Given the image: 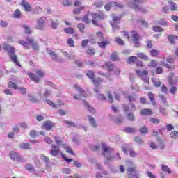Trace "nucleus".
I'll return each instance as SVG.
<instances>
[{"label":"nucleus","mask_w":178,"mask_h":178,"mask_svg":"<svg viewBox=\"0 0 178 178\" xmlns=\"http://www.w3.org/2000/svg\"><path fill=\"white\" fill-rule=\"evenodd\" d=\"M3 49L8 52L11 60L14 62V63H16L17 66H20L19 61H17V56L15 54V52H16L15 47L8 44H4Z\"/></svg>","instance_id":"1"},{"label":"nucleus","mask_w":178,"mask_h":178,"mask_svg":"<svg viewBox=\"0 0 178 178\" xmlns=\"http://www.w3.org/2000/svg\"><path fill=\"white\" fill-rule=\"evenodd\" d=\"M102 147L104 151L103 156H105L106 162H108V161H112V159L115 158L111 154L112 152H113V148L107 146L106 143H102Z\"/></svg>","instance_id":"2"},{"label":"nucleus","mask_w":178,"mask_h":178,"mask_svg":"<svg viewBox=\"0 0 178 178\" xmlns=\"http://www.w3.org/2000/svg\"><path fill=\"white\" fill-rule=\"evenodd\" d=\"M140 2H144V0H134L129 3V8L134 9L136 12H143V13H145L147 10L143 8V7L139 6Z\"/></svg>","instance_id":"3"},{"label":"nucleus","mask_w":178,"mask_h":178,"mask_svg":"<svg viewBox=\"0 0 178 178\" xmlns=\"http://www.w3.org/2000/svg\"><path fill=\"white\" fill-rule=\"evenodd\" d=\"M26 41L27 42L19 40V42L21 44V45H23L24 48H26L27 49H29L31 45L34 51H37V49H38V46L37 45V43L34 42L33 38H27Z\"/></svg>","instance_id":"4"},{"label":"nucleus","mask_w":178,"mask_h":178,"mask_svg":"<svg viewBox=\"0 0 178 178\" xmlns=\"http://www.w3.org/2000/svg\"><path fill=\"white\" fill-rule=\"evenodd\" d=\"M113 17V21L111 23L113 31H116L117 30H119L120 27L119 26V23H120V20H122V16H115V14L112 15Z\"/></svg>","instance_id":"5"},{"label":"nucleus","mask_w":178,"mask_h":178,"mask_svg":"<svg viewBox=\"0 0 178 178\" xmlns=\"http://www.w3.org/2000/svg\"><path fill=\"white\" fill-rule=\"evenodd\" d=\"M136 72L138 77H141L142 80L145 83H146V84H148V83H149V79L148 78V70L141 71L140 70H136Z\"/></svg>","instance_id":"6"},{"label":"nucleus","mask_w":178,"mask_h":178,"mask_svg":"<svg viewBox=\"0 0 178 178\" xmlns=\"http://www.w3.org/2000/svg\"><path fill=\"white\" fill-rule=\"evenodd\" d=\"M127 173L128 178H138V171H137V167L134 166L127 169Z\"/></svg>","instance_id":"7"},{"label":"nucleus","mask_w":178,"mask_h":178,"mask_svg":"<svg viewBox=\"0 0 178 178\" xmlns=\"http://www.w3.org/2000/svg\"><path fill=\"white\" fill-rule=\"evenodd\" d=\"M131 34L132 35L131 37H132L133 42L134 43L136 48H140L139 40H141V37L135 31H131Z\"/></svg>","instance_id":"8"},{"label":"nucleus","mask_w":178,"mask_h":178,"mask_svg":"<svg viewBox=\"0 0 178 178\" xmlns=\"http://www.w3.org/2000/svg\"><path fill=\"white\" fill-rule=\"evenodd\" d=\"M74 87L76 88V90L79 92V95H74V99H81V97H87V93L81 89V88L79 87L77 84L74 85Z\"/></svg>","instance_id":"9"},{"label":"nucleus","mask_w":178,"mask_h":178,"mask_svg":"<svg viewBox=\"0 0 178 178\" xmlns=\"http://www.w3.org/2000/svg\"><path fill=\"white\" fill-rule=\"evenodd\" d=\"M91 16L92 19H95L96 20H104L105 19V15L102 12L91 13Z\"/></svg>","instance_id":"10"},{"label":"nucleus","mask_w":178,"mask_h":178,"mask_svg":"<svg viewBox=\"0 0 178 178\" xmlns=\"http://www.w3.org/2000/svg\"><path fill=\"white\" fill-rule=\"evenodd\" d=\"M10 157L13 161H18L19 162H22V161H23V158H22V156H20L16 152H11L10 153Z\"/></svg>","instance_id":"11"},{"label":"nucleus","mask_w":178,"mask_h":178,"mask_svg":"<svg viewBox=\"0 0 178 178\" xmlns=\"http://www.w3.org/2000/svg\"><path fill=\"white\" fill-rule=\"evenodd\" d=\"M168 80L170 83V85L173 86V84H176L177 82L178 78L177 76H175V73H170L168 77Z\"/></svg>","instance_id":"12"},{"label":"nucleus","mask_w":178,"mask_h":178,"mask_svg":"<svg viewBox=\"0 0 178 178\" xmlns=\"http://www.w3.org/2000/svg\"><path fill=\"white\" fill-rule=\"evenodd\" d=\"M38 24L36 25V29L38 30H42L44 27H45V19L40 18L37 22Z\"/></svg>","instance_id":"13"},{"label":"nucleus","mask_w":178,"mask_h":178,"mask_svg":"<svg viewBox=\"0 0 178 178\" xmlns=\"http://www.w3.org/2000/svg\"><path fill=\"white\" fill-rule=\"evenodd\" d=\"M54 127V124L51 121H47L42 125V129L43 130H52Z\"/></svg>","instance_id":"14"},{"label":"nucleus","mask_w":178,"mask_h":178,"mask_svg":"<svg viewBox=\"0 0 178 178\" xmlns=\"http://www.w3.org/2000/svg\"><path fill=\"white\" fill-rule=\"evenodd\" d=\"M51 149L50 151V154L53 156H57V155L59 154V147L55 145H51Z\"/></svg>","instance_id":"15"},{"label":"nucleus","mask_w":178,"mask_h":178,"mask_svg":"<svg viewBox=\"0 0 178 178\" xmlns=\"http://www.w3.org/2000/svg\"><path fill=\"white\" fill-rule=\"evenodd\" d=\"M21 6H23V8H24L26 12H31L32 8L30 3H29V2L23 0L22 2L21 3Z\"/></svg>","instance_id":"16"},{"label":"nucleus","mask_w":178,"mask_h":178,"mask_svg":"<svg viewBox=\"0 0 178 178\" xmlns=\"http://www.w3.org/2000/svg\"><path fill=\"white\" fill-rule=\"evenodd\" d=\"M109 44H111V42L108 40H102L97 42V44L100 48H102V49H105L106 45H109Z\"/></svg>","instance_id":"17"},{"label":"nucleus","mask_w":178,"mask_h":178,"mask_svg":"<svg viewBox=\"0 0 178 178\" xmlns=\"http://www.w3.org/2000/svg\"><path fill=\"white\" fill-rule=\"evenodd\" d=\"M28 76L31 80H33V81H35L36 83H38L40 81V77H38L35 74L29 72L28 74Z\"/></svg>","instance_id":"18"},{"label":"nucleus","mask_w":178,"mask_h":178,"mask_svg":"<svg viewBox=\"0 0 178 178\" xmlns=\"http://www.w3.org/2000/svg\"><path fill=\"white\" fill-rule=\"evenodd\" d=\"M137 56L139 58V59L145 60V62H147V60H149V57H148V56H147L143 52L138 53Z\"/></svg>","instance_id":"19"},{"label":"nucleus","mask_w":178,"mask_h":178,"mask_svg":"<svg viewBox=\"0 0 178 178\" xmlns=\"http://www.w3.org/2000/svg\"><path fill=\"white\" fill-rule=\"evenodd\" d=\"M137 60H138V58L137 56H130L128 58L127 63H129V65H134Z\"/></svg>","instance_id":"20"},{"label":"nucleus","mask_w":178,"mask_h":178,"mask_svg":"<svg viewBox=\"0 0 178 178\" xmlns=\"http://www.w3.org/2000/svg\"><path fill=\"white\" fill-rule=\"evenodd\" d=\"M168 3H170V9L172 12L177 11V5H176V3H175V2L172 1V0H169Z\"/></svg>","instance_id":"21"},{"label":"nucleus","mask_w":178,"mask_h":178,"mask_svg":"<svg viewBox=\"0 0 178 178\" xmlns=\"http://www.w3.org/2000/svg\"><path fill=\"white\" fill-rule=\"evenodd\" d=\"M89 122L92 127H97L98 126V123H97L95 119L91 115H89Z\"/></svg>","instance_id":"22"},{"label":"nucleus","mask_w":178,"mask_h":178,"mask_svg":"<svg viewBox=\"0 0 178 178\" xmlns=\"http://www.w3.org/2000/svg\"><path fill=\"white\" fill-rule=\"evenodd\" d=\"M95 91L97 93V98L99 99H100V101H106V97H105V96H104V95L99 94V90H98L97 89H95Z\"/></svg>","instance_id":"23"},{"label":"nucleus","mask_w":178,"mask_h":178,"mask_svg":"<svg viewBox=\"0 0 178 178\" xmlns=\"http://www.w3.org/2000/svg\"><path fill=\"white\" fill-rule=\"evenodd\" d=\"M140 115H152V110L149 108H145L140 111Z\"/></svg>","instance_id":"24"},{"label":"nucleus","mask_w":178,"mask_h":178,"mask_svg":"<svg viewBox=\"0 0 178 178\" xmlns=\"http://www.w3.org/2000/svg\"><path fill=\"white\" fill-rule=\"evenodd\" d=\"M19 148L22 149H31V147H30V144L27 143H22L19 144Z\"/></svg>","instance_id":"25"},{"label":"nucleus","mask_w":178,"mask_h":178,"mask_svg":"<svg viewBox=\"0 0 178 178\" xmlns=\"http://www.w3.org/2000/svg\"><path fill=\"white\" fill-rule=\"evenodd\" d=\"M95 39L97 41H104V34L102 32L96 33Z\"/></svg>","instance_id":"26"},{"label":"nucleus","mask_w":178,"mask_h":178,"mask_svg":"<svg viewBox=\"0 0 178 178\" xmlns=\"http://www.w3.org/2000/svg\"><path fill=\"white\" fill-rule=\"evenodd\" d=\"M83 104L86 106V108H87L88 111H89V112H90V113H95V109H94V108L91 107L88 103H87V102H83Z\"/></svg>","instance_id":"27"},{"label":"nucleus","mask_w":178,"mask_h":178,"mask_svg":"<svg viewBox=\"0 0 178 178\" xmlns=\"http://www.w3.org/2000/svg\"><path fill=\"white\" fill-rule=\"evenodd\" d=\"M168 41L170 44H175V40H177V36L175 35H169L168 37Z\"/></svg>","instance_id":"28"},{"label":"nucleus","mask_w":178,"mask_h":178,"mask_svg":"<svg viewBox=\"0 0 178 178\" xmlns=\"http://www.w3.org/2000/svg\"><path fill=\"white\" fill-rule=\"evenodd\" d=\"M84 9H86V7L84 6H82L79 8H75L73 11V13L74 15H80V12H81V10H84Z\"/></svg>","instance_id":"29"},{"label":"nucleus","mask_w":178,"mask_h":178,"mask_svg":"<svg viewBox=\"0 0 178 178\" xmlns=\"http://www.w3.org/2000/svg\"><path fill=\"white\" fill-rule=\"evenodd\" d=\"M64 124H66L67 127H76V123L72 121H64Z\"/></svg>","instance_id":"30"},{"label":"nucleus","mask_w":178,"mask_h":178,"mask_svg":"<svg viewBox=\"0 0 178 178\" xmlns=\"http://www.w3.org/2000/svg\"><path fill=\"white\" fill-rule=\"evenodd\" d=\"M174 127L172 124H167L165 127L162 128L161 129L159 130V133H161V130H168V131H172L173 130Z\"/></svg>","instance_id":"31"},{"label":"nucleus","mask_w":178,"mask_h":178,"mask_svg":"<svg viewBox=\"0 0 178 178\" xmlns=\"http://www.w3.org/2000/svg\"><path fill=\"white\" fill-rule=\"evenodd\" d=\"M65 33H66L67 34H74V29L72 28V27H69V28H65L64 29Z\"/></svg>","instance_id":"32"},{"label":"nucleus","mask_w":178,"mask_h":178,"mask_svg":"<svg viewBox=\"0 0 178 178\" xmlns=\"http://www.w3.org/2000/svg\"><path fill=\"white\" fill-rule=\"evenodd\" d=\"M62 3L64 6H71L73 1L72 0H63Z\"/></svg>","instance_id":"33"},{"label":"nucleus","mask_w":178,"mask_h":178,"mask_svg":"<svg viewBox=\"0 0 178 178\" xmlns=\"http://www.w3.org/2000/svg\"><path fill=\"white\" fill-rule=\"evenodd\" d=\"M129 156H131V158H136V156L138 155V154H137L136 151H134V149H129Z\"/></svg>","instance_id":"34"},{"label":"nucleus","mask_w":178,"mask_h":178,"mask_svg":"<svg viewBox=\"0 0 178 178\" xmlns=\"http://www.w3.org/2000/svg\"><path fill=\"white\" fill-rule=\"evenodd\" d=\"M86 54H88V55H90L91 56H93V55H95V50L94 49L93 47H90L86 51Z\"/></svg>","instance_id":"35"},{"label":"nucleus","mask_w":178,"mask_h":178,"mask_svg":"<svg viewBox=\"0 0 178 178\" xmlns=\"http://www.w3.org/2000/svg\"><path fill=\"white\" fill-rule=\"evenodd\" d=\"M111 60L113 61L119 60V57H118V54H116V51H113L111 54Z\"/></svg>","instance_id":"36"},{"label":"nucleus","mask_w":178,"mask_h":178,"mask_svg":"<svg viewBox=\"0 0 178 178\" xmlns=\"http://www.w3.org/2000/svg\"><path fill=\"white\" fill-rule=\"evenodd\" d=\"M8 87L9 88H13L14 90H17V85L15 83V82L10 81L8 83Z\"/></svg>","instance_id":"37"},{"label":"nucleus","mask_w":178,"mask_h":178,"mask_svg":"<svg viewBox=\"0 0 178 178\" xmlns=\"http://www.w3.org/2000/svg\"><path fill=\"white\" fill-rule=\"evenodd\" d=\"M63 147L67 152H68V154H70L71 155H74L73 150H72V149H70V147H69L67 145H63Z\"/></svg>","instance_id":"38"},{"label":"nucleus","mask_w":178,"mask_h":178,"mask_svg":"<svg viewBox=\"0 0 178 178\" xmlns=\"http://www.w3.org/2000/svg\"><path fill=\"white\" fill-rule=\"evenodd\" d=\"M49 54L51 56L52 59H54V60H58V56L56 55V54H55V51L50 50L49 51Z\"/></svg>","instance_id":"39"},{"label":"nucleus","mask_w":178,"mask_h":178,"mask_svg":"<svg viewBox=\"0 0 178 178\" xmlns=\"http://www.w3.org/2000/svg\"><path fill=\"white\" fill-rule=\"evenodd\" d=\"M124 131L125 133H134L136 131V129L135 128H130V127H126L124 129Z\"/></svg>","instance_id":"40"},{"label":"nucleus","mask_w":178,"mask_h":178,"mask_svg":"<svg viewBox=\"0 0 178 178\" xmlns=\"http://www.w3.org/2000/svg\"><path fill=\"white\" fill-rule=\"evenodd\" d=\"M150 55L153 57L158 56V55H159V51L156 49H152L150 51Z\"/></svg>","instance_id":"41"},{"label":"nucleus","mask_w":178,"mask_h":178,"mask_svg":"<svg viewBox=\"0 0 178 178\" xmlns=\"http://www.w3.org/2000/svg\"><path fill=\"white\" fill-rule=\"evenodd\" d=\"M170 137L171 138H174L175 140L178 138V131H174L170 133Z\"/></svg>","instance_id":"42"},{"label":"nucleus","mask_w":178,"mask_h":178,"mask_svg":"<svg viewBox=\"0 0 178 178\" xmlns=\"http://www.w3.org/2000/svg\"><path fill=\"white\" fill-rule=\"evenodd\" d=\"M54 139H55V141H56V144H57V145H62V139L60 138H59V136H55Z\"/></svg>","instance_id":"43"},{"label":"nucleus","mask_w":178,"mask_h":178,"mask_svg":"<svg viewBox=\"0 0 178 178\" xmlns=\"http://www.w3.org/2000/svg\"><path fill=\"white\" fill-rule=\"evenodd\" d=\"M140 132L141 134H147L148 133V129L147 127L144 126L140 129Z\"/></svg>","instance_id":"44"},{"label":"nucleus","mask_w":178,"mask_h":178,"mask_svg":"<svg viewBox=\"0 0 178 178\" xmlns=\"http://www.w3.org/2000/svg\"><path fill=\"white\" fill-rule=\"evenodd\" d=\"M149 122H151V123H153L154 124H159L160 123V121L158 118H150Z\"/></svg>","instance_id":"45"},{"label":"nucleus","mask_w":178,"mask_h":178,"mask_svg":"<svg viewBox=\"0 0 178 178\" xmlns=\"http://www.w3.org/2000/svg\"><path fill=\"white\" fill-rule=\"evenodd\" d=\"M23 28L24 29V31L26 34H31V29L27 25H24Z\"/></svg>","instance_id":"46"},{"label":"nucleus","mask_w":178,"mask_h":178,"mask_svg":"<svg viewBox=\"0 0 178 178\" xmlns=\"http://www.w3.org/2000/svg\"><path fill=\"white\" fill-rule=\"evenodd\" d=\"M153 30L154 31H156L157 33H162V31H163V29L161 27L158 26H153Z\"/></svg>","instance_id":"47"},{"label":"nucleus","mask_w":178,"mask_h":178,"mask_svg":"<svg viewBox=\"0 0 178 178\" xmlns=\"http://www.w3.org/2000/svg\"><path fill=\"white\" fill-rule=\"evenodd\" d=\"M40 159H42V161H43V162H46V163H49V158H48V156H47L44 154L40 156Z\"/></svg>","instance_id":"48"},{"label":"nucleus","mask_w":178,"mask_h":178,"mask_svg":"<svg viewBox=\"0 0 178 178\" xmlns=\"http://www.w3.org/2000/svg\"><path fill=\"white\" fill-rule=\"evenodd\" d=\"M99 83H102V80H101V79H99V78H97V79L93 80V84L96 87H98L99 86Z\"/></svg>","instance_id":"49"},{"label":"nucleus","mask_w":178,"mask_h":178,"mask_svg":"<svg viewBox=\"0 0 178 178\" xmlns=\"http://www.w3.org/2000/svg\"><path fill=\"white\" fill-rule=\"evenodd\" d=\"M161 65H163L165 67H167V69H169V70H173V69H175V67H176V65H169V64H163V62L161 63Z\"/></svg>","instance_id":"50"},{"label":"nucleus","mask_w":178,"mask_h":178,"mask_svg":"<svg viewBox=\"0 0 178 178\" xmlns=\"http://www.w3.org/2000/svg\"><path fill=\"white\" fill-rule=\"evenodd\" d=\"M123 122V118L121 117V115H119L115 120V123L117 124H120V123H122Z\"/></svg>","instance_id":"51"},{"label":"nucleus","mask_w":178,"mask_h":178,"mask_svg":"<svg viewBox=\"0 0 178 178\" xmlns=\"http://www.w3.org/2000/svg\"><path fill=\"white\" fill-rule=\"evenodd\" d=\"M115 42H117V44L118 45H124V42L123 41V40L120 38H115Z\"/></svg>","instance_id":"52"},{"label":"nucleus","mask_w":178,"mask_h":178,"mask_svg":"<svg viewBox=\"0 0 178 178\" xmlns=\"http://www.w3.org/2000/svg\"><path fill=\"white\" fill-rule=\"evenodd\" d=\"M25 169H26V170H29V172H34V167H33V165H31V164H27L25 166Z\"/></svg>","instance_id":"53"},{"label":"nucleus","mask_w":178,"mask_h":178,"mask_svg":"<svg viewBox=\"0 0 178 178\" xmlns=\"http://www.w3.org/2000/svg\"><path fill=\"white\" fill-rule=\"evenodd\" d=\"M127 118L128 119V120L133 122L134 121V115L132 113H129L127 114Z\"/></svg>","instance_id":"54"},{"label":"nucleus","mask_w":178,"mask_h":178,"mask_svg":"<svg viewBox=\"0 0 178 178\" xmlns=\"http://www.w3.org/2000/svg\"><path fill=\"white\" fill-rule=\"evenodd\" d=\"M87 76H88V77H89V79H92L95 77V74H94V72H92L91 70L88 72Z\"/></svg>","instance_id":"55"},{"label":"nucleus","mask_w":178,"mask_h":178,"mask_svg":"<svg viewBox=\"0 0 178 178\" xmlns=\"http://www.w3.org/2000/svg\"><path fill=\"white\" fill-rule=\"evenodd\" d=\"M161 168H162V170H163V172H166L167 173H170V169L167 165H163L161 166Z\"/></svg>","instance_id":"56"},{"label":"nucleus","mask_w":178,"mask_h":178,"mask_svg":"<svg viewBox=\"0 0 178 178\" xmlns=\"http://www.w3.org/2000/svg\"><path fill=\"white\" fill-rule=\"evenodd\" d=\"M88 42H89V41L87 39L82 40V42H81L82 48H86V47H87V45H88Z\"/></svg>","instance_id":"57"},{"label":"nucleus","mask_w":178,"mask_h":178,"mask_svg":"<svg viewBox=\"0 0 178 178\" xmlns=\"http://www.w3.org/2000/svg\"><path fill=\"white\" fill-rule=\"evenodd\" d=\"M153 84H154V86H155V87H160L161 83L158 79H154Z\"/></svg>","instance_id":"58"},{"label":"nucleus","mask_w":178,"mask_h":178,"mask_svg":"<svg viewBox=\"0 0 178 178\" xmlns=\"http://www.w3.org/2000/svg\"><path fill=\"white\" fill-rule=\"evenodd\" d=\"M136 95H130L128 97V99L131 103L134 102L136 101Z\"/></svg>","instance_id":"59"},{"label":"nucleus","mask_w":178,"mask_h":178,"mask_svg":"<svg viewBox=\"0 0 178 178\" xmlns=\"http://www.w3.org/2000/svg\"><path fill=\"white\" fill-rule=\"evenodd\" d=\"M106 65L108 67L109 72H112V70H113L114 66L113 64H111V63H106Z\"/></svg>","instance_id":"60"},{"label":"nucleus","mask_w":178,"mask_h":178,"mask_svg":"<svg viewBox=\"0 0 178 178\" xmlns=\"http://www.w3.org/2000/svg\"><path fill=\"white\" fill-rule=\"evenodd\" d=\"M67 44L70 47H74V41L72 38L67 40Z\"/></svg>","instance_id":"61"},{"label":"nucleus","mask_w":178,"mask_h":178,"mask_svg":"<svg viewBox=\"0 0 178 178\" xmlns=\"http://www.w3.org/2000/svg\"><path fill=\"white\" fill-rule=\"evenodd\" d=\"M36 74H38V77H44V76H45V74H44V72L40 70L36 71Z\"/></svg>","instance_id":"62"},{"label":"nucleus","mask_w":178,"mask_h":178,"mask_svg":"<svg viewBox=\"0 0 178 178\" xmlns=\"http://www.w3.org/2000/svg\"><path fill=\"white\" fill-rule=\"evenodd\" d=\"M78 29L81 33H84V25L83 24H79Z\"/></svg>","instance_id":"63"},{"label":"nucleus","mask_w":178,"mask_h":178,"mask_svg":"<svg viewBox=\"0 0 178 178\" xmlns=\"http://www.w3.org/2000/svg\"><path fill=\"white\" fill-rule=\"evenodd\" d=\"M147 175L149 178H156V176L155 175L152 174V172H151L150 171H148L147 172Z\"/></svg>","instance_id":"64"}]
</instances>
